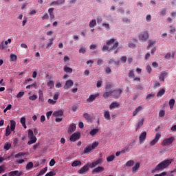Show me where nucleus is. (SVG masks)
Here are the masks:
<instances>
[{
    "mask_svg": "<svg viewBox=\"0 0 176 176\" xmlns=\"http://www.w3.org/2000/svg\"><path fill=\"white\" fill-rule=\"evenodd\" d=\"M63 71L65 72H67L68 74H72V68L69 67H67V66H65L64 68H63Z\"/></svg>",
    "mask_w": 176,
    "mask_h": 176,
    "instance_id": "obj_33",
    "label": "nucleus"
},
{
    "mask_svg": "<svg viewBox=\"0 0 176 176\" xmlns=\"http://www.w3.org/2000/svg\"><path fill=\"white\" fill-rule=\"evenodd\" d=\"M52 113H53V111H52L47 112L46 113L47 119L48 120L50 119V116H52Z\"/></svg>",
    "mask_w": 176,
    "mask_h": 176,
    "instance_id": "obj_60",
    "label": "nucleus"
},
{
    "mask_svg": "<svg viewBox=\"0 0 176 176\" xmlns=\"http://www.w3.org/2000/svg\"><path fill=\"white\" fill-rule=\"evenodd\" d=\"M114 160H115V155H111L107 157V162H108V163H109V162H113Z\"/></svg>",
    "mask_w": 176,
    "mask_h": 176,
    "instance_id": "obj_44",
    "label": "nucleus"
},
{
    "mask_svg": "<svg viewBox=\"0 0 176 176\" xmlns=\"http://www.w3.org/2000/svg\"><path fill=\"white\" fill-rule=\"evenodd\" d=\"M3 148H4L5 151H9V149H10L12 148V144L6 142L4 144Z\"/></svg>",
    "mask_w": 176,
    "mask_h": 176,
    "instance_id": "obj_36",
    "label": "nucleus"
},
{
    "mask_svg": "<svg viewBox=\"0 0 176 176\" xmlns=\"http://www.w3.org/2000/svg\"><path fill=\"white\" fill-rule=\"evenodd\" d=\"M122 93H123V91L121 89L111 91V98L118 100V98H119L122 95Z\"/></svg>",
    "mask_w": 176,
    "mask_h": 176,
    "instance_id": "obj_5",
    "label": "nucleus"
},
{
    "mask_svg": "<svg viewBox=\"0 0 176 176\" xmlns=\"http://www.w3.org/2000/svg\"><path fill=\"white\" fill-rule=\"evenodd\" d=\"M102 85V81L99 80L97 82L96 87H98V89H100V87H101Z\"/></svg>",
    "mask_w": 176,
    "mask_h": 176,
    "instance_id": "obj_61",
    "label": "nucleus"
},
{
    "mask_svg": "<svg viewBox=\"0 0 176 176\" xmlns=\"http://www.w3.org/2000/svg\"><path fill=\"white\" fill-rule=\"evenodd\" d=\"M21 156H24V153L21 152L15 155L16 159H19V157H21Z\"/></svg>",
    "mask_w": 176,
    "mask_h": 176,
    "instance_id": "obj_56",
    "label": "nucleus"
},
{
    "mask_svg": "<svg viewBox=\"0 0 176 176\" xmlns=\"http://www.w3.org/2000/svg\"><path fill=\"white\" fill-rule=\"evenodd\" d=\"M8 43H12V39L8 38L6 41H2L0 44V50H3L6 49Z\"/></svg>",
    "mask_w": 176,
    "mask_h": 176,
    "instance_id": "obj_11",
    "label": "nucleus"
},
{
    "mask_svg": "<svg viewBox=\"0 0 176 176\" xmlns=\"http://www.w3.org/2000/svg\"><path fill=\"white\" fill-rule=\"evenodd\" d=\"M167 175V172H162L160 174H155L154 176H165Z\"/></svg>",
    "mask_w": 176,
    "mask_h": 176,
    "instance_id": "obj_63",
    "label": "nucleus"
},
{
    "mask_svg": "<svg viewBox=\"0 0 176 176\" xmlns=\"http://www.w3.org/2000/svg\"><path fill=\"white\" fill-rule=\"evenodd\" d=\"M90 168V164L87 163L78 170V174H87Z\"/></svg>",
    "mask_w": 176,
    "mask_h": 176,
    "instance_id": "obj_7",
    "label": "nucleus"
},
{
    "mask_svg": "<svg viewBox=\"0 0 176 176\" xmlns=\"http://www.w3.org/2000/svg\"><path fill=\"white\" fill-rule=\"evenodd\" d=\"M78 166H82V162L80 160H75L72 163V167H78Z\"/></svg>",
    "mask_w": 176,
    "mask_h": 176,
    "instance_id": "obj_25",
    "label": "nucleus"
},
{
    "mask_svg": "<svg viewBox=\"0 0 176 176\" xmlns=\"http://www.w3.org/2000/svg\"><path fill=\"white\" fill-rule=\"evenodd\" d=\"M120 60L123 63V64H124V63L127 61V57L126 56H123L121 57Z\"/></svg>",
    "mask_w": 176,
    "mask_h": 176,
    "instance_id": "obj_55",
    "label": "nucleus"
},
{
    "mask_svg": "<svg viewBox=\"0 0 176 176\" xmlns=\"http://www.w3.org/2000/svg\"><path fill=\"white\" fill-rule=\"evenodd\" d=\"M174 104H175V100H174V99H170V100H169V106H170V109H173V108H174Z\"/></svg>",
    "mask_w": 176,
    "mask_h": 176,
    "instance_id": "obj_39",
    "label": "nucleus"
},
{
    "mask_svg": "<svg viewBox=\"0 0 176 176\" xmlns=\"http://www.w3.org/2000/svg\"><path fill=\"white\" fill-rule=\"evenodd\" d=\"M10 59L12 60V61L14 62L17 60V56H16L15 54H12L10 55Z\"/></svg>",
    "mask_w": 176,
    "mask_h": 176,
    "instance_id": "obj_52",
    "label": "nucleus"
},
{
    "mask_svg": "<svg viewBox=\"0 0 176 176\" xmlns=\"http://www.w3.org/2000/svg\"><path fill=\"white\" fill-rule=\"evenodd\" d=\"M144 118H142L140 121H138V125L136 126V131H138V130H140V129H141V127H142V126H144Z\"/></svg>",
    "mask_w": 176,
    "mask_h": 176,
    "instance_id": "obj_23",
    "label": "nucleus"
},
{
    "mask_svg": "<svg viewBox=\"0 0 176 176\" xmlns=\"http://www.w3.org/2000/svg\"><path fill=\"white\" fill-rule=\"evenodd\" d=\"M38 98L41 101L43 100V91H42V90L38 91Z\"/></svg>",
    "mask_w": 176,
    "mask_h": 176,
    "instance_id": "obj_47",
    "label": "nucleus"
},
{
    "mask_svg": "<svg viewBox=\"0 0 176 176\" xmlns=\"http://www.w3.org/2000/svg\"><path fill=\"white\" fill-rule=\"evenodd\" d=\"M54 175V172L50 171V173H47L45 176H53Z\"/></svg>",
    "mask_w": 176,
    "mask_h": 176,
    "instance_id": "obj_64",
    "label": "nucleus"
},
{
    "mask_svg": "<svg viewBox=\"0 0 176 176\" xmlns=\"http://www.w3.org/2000/svg\"><path fill=\"white\" fill-rule=\"evenodd\" d=\"M63 115H64V111L62 109L56 111L53 113V116H55L56 118L58 116H63Z\"/></svg>",
    "mask_w": 176,
    "mask_h": 176,
    "instance_id": "obj_22",
    "label": "nucleus"
},
{
    "mask_svg": "<svg viewBox=\"0 0 176 176\" xmlns=\"http://www.w3.org/2000/svg\"><path fill=\"white\" fill-rule=\"evenodd\" d=\"M109 97L112 98V91H107L103 94V98H104L105 100L109 98Z\"/></svg>",
    "mask_w": 176,
    "mask_h": 176,
    "instance_id": "obj_21",
    "label": "nucleus"
},
{
    "mask_svg": "<svg viewBox=\"0 0 176 176\" xmlns=\"http://www.w3.org/2000/svg\"><path fill=\"white\" fill-rule=\"evenodd\" d=\"M32 137H35L34 135V131H32L31 129L28 130V138H32Z\"/></svg>",
    "mask_w": 176,
    "mask_h": 176,
    "instance_id": "obj_50",
    "label": "nucleus"
},
{
    "mask_svg": "<svg viewBox=\"0 0 176 176\" xmlns=\"http://www.w3.org/2000/svg\"><path fill=\"white\" fill-rule=\"evenodd\" d=\"M168 75V71H164L162 72H161V74H160V77L159 79L161 82H164V79H166V78H167V76Z\"/></svg>",
    "mask_w": 176,
    "mask_h": 176,
    "instance_id": "obj_13",
    "label": "nucleus"
},
{
    "mask_svg": "<svg viewBox=\"0 0 176 176\" xmlns=\"http://www.w3.org/2000/svg\"><path fill=\"white\" fill-rule=\"evenodd\" d=\"M142 109H144V108L142 107V106H139L138 108H136L135 109V111L133 113V116H137V115H138V113H140V112H141V111H142Z\"/></svg>",
    "mask_w": 176,
    "mask_h": 176,
    "instance_id": "obj_20",
    "label": "nucleus"
},
{
    "mask_svg": "<svg viewBox=\"0 0 176 176\" xmlns=\"http://www.w3.org/2000/svg\"><path fill=\"white\" fill-rule=\"evenodd\" d=\"M140 162H137L135 165L132 168V172L134 173H137L140 169Z\"/></svg>",
    "mask_w": 176,
    "mask_h": 176,
    "instance_id": "obj_24",
    "label": "nucleus"
},
{
    "mask_svg": "<svg viewBox=\"0 0 176 176\" xmlns=\"http://www.w3.org/2000/svg\"><path fill=\"white\" fill-rule=\"evenodd\" d=\"M83 116H84V118H85V119L86 120H88V121H91V120H93V117H91V116H90L89 113H85L84 114H83Z\"/></svg>",
    "mask_w": 176,
    "mask_h": 176,
    "instance_id": "obj_30",
    "label": "nucleus"
},
{
    "mask_svg": "<svg viewBox=\"0 0 176 176\" xmlns=\"http://www.w3.org/2000/svg\"><path fill=\"white\" fill-rule=\"evenodd\" d=\"M75 130H76V125L72 123V124L69 125L67 133L69 134H72V133H74Z\"/></svg>",
    "mask_w": 176,
    "mask_h": 176,
    "instance_id": "obj_18",
    "label": "nucleus"
},
{
    "mask_svg": "<svg viewBox=\"0 0 176 176\" xmlns=\"http://www.w3.org/2000/svg\"><path fill=\"white\" fill-rule=\"evenodd\" d=\"M102 164V158L99 157L98 159L95 160L92 163L89 164L90 168H94L97 166Z\"/></svg>",
    "mask_w": 176,
    "mask_h": 176,
    "instance_id": "obj_6",
    "label": "nucleus"
},
{
    "mask_svg": "<svg viewBox=\"0 0 176 176\" xmlns=\"http://www.w3.org/2000/svg\"><path fill=\"white\" fill-rule=\"evenodd\" d=\"M174 141H175V138L172 136L169 138L164 139L162 142L161 145L162 146H168V145H171V144H173V142H174Z\"/></svg>",
    "mask_w": 176,
    "mask_h": 176,
    "instance_id": "obj_4",
    "label": "nucleus"
},
{
    "mask_svg": "<svg viewBox=\"0 0 176 176\" xmlns=\"http://www.w3.org/2000/svg\"><path fill=\"white\" fill-rule=\"evenodd\" d=\"M148 38L149 34H148L147 32H142L139 35V39L142 41V42H146Z\"/></svg>",
    "mask_w": 176,
    "mask_h": 176,
    "instance_id": "obj_8",
    "label": "nucleus"
},
{
    "mask_svg": "<svg viewBox=\"0 0 176 176\" xmlns=\"http://www.w3.org/2000/svg\"><path fill=\"white\" fill-rule=\"evenodd\" d=\"M96 98H97L96 95H90L89 98L87 99V102H93V101H94V100H96Z\"/></svg>",
    "mask_w": 176,
    "mask_h": 176,
    "instance_id": "obj_28",
    "label": "nucleus"
},
{
    "mask_svg": "<svg viewBox=\"0 0 176 176\" xmlns=\"http://www.w3.org/2000/svg\"><path fill=\"white\" fill-rule=\"evenodd\" d=\"M23 96H24V92L21 91L16 95V98H21Z\"/></svg>",
    "mask_w": 176,
    "mask_h": 176,
    "instance_id": "obj_62",
    "label": "nucleus"
},
{
    "mask_svg": "<svg viewBox=\"0 0 176 176\" xmlns=\"http://www.w3.org/2000/svg\"><path fill=\"white\" fill-rule=\"evenodd\" d=\"M115 38H111L107 41V45H104L102 47V52H111V50H115L119 46L118 42H115Z\"/></svg>",
    "mask_w": 176,
    "mask_h": 176,
    "instance_id": "obj_2",
    "label": "nucleus"
},
{
    "mask_svg": "<svg viewBox=\"0 0 176 176\" xmlns=\"http://www.w3.org/2000/svg\"><path fill=\"white\" fill-rule=\"evenodd\" d=\"M21 123L24 129H27V125L25 124V118L24 117L21 118Z\"/></svg>",
    "mask_w": 176,
    "mask_h": 176,
    "instance_id": "obj_43",
    "label": "nucleus"
},
{
    "mask_svg": "<svg viewBox=\"0 0 176 176\" xmlns=\"http://www.w3.org/2000/svg\"><path fill=\"white\" fill-rule=\"evenodd\" d=\"M29 138L30 139V140L28 142V145H32V144H35V142H36V137L33 136Z\"/></svg>",
    "mask_w": 176,
    "mask_h": 176,
    "instance_id": "obj_26",
    "label": "nucleus"
},
{
    "mask_svg": "<svg viewBox=\"0 0 176 176\" xmlns=\"http://www.w3.org/2000/svg\"><path fill=\"white\" fill-rule=\"evenodd\" d=\"M47 86H48V87H50V89H53V87H54V82L50 80L47 82Z\"/></svg>",
    "mask_w": 176,
    "mask_h": 176,
    "instance_id": "obj_49",
    "label": "nucleus"
},
{
    "mask_svg": "<svg viewBox=\"0 0 176 176\" xmlns=\"http://www.w3.org/2000/svg\"><path fill=\"white\" fill-rule=\"evenodd\" d=\"M129 76L131 78V79H134L135 78V76L134 75V71L130 70L129 72Z\"/></svg>",
    "mask_w": 176,
    "mask_h": 176,
    "instance_id": "obj_46",
    "label": "nucleus"
},
{
    "mask_svg": "<svg viewBox=\"0 0 176 176\" xmlns=\"http://www.w3.org/2000/svg\"><path fill=\"white\" fill-rule=\"evenodd\" d=\"M115 108H120V103L117 102H113L110 105H109V109H115Z\"/></svg>",
    "mask_w": 176,
    "mask_h": 176,
    "instance_id": "obj_19",
    "label": "nucleus"
},
{
    "mask_svg": "<svg viewBox=\"0 0 176 176\" xmlns=\"http://www.w3.org/2000/svg\"><path fill=\"white\" fill-rule=\"evenodd\" d=\"M74 86V81L72 80H68L65 82L64 89H71Z\"/></svg>",
    "mask_w": 176,
    "mask_h": 176,
    "instance_id": "obj_15",
    "label": "nucleus"
},
{
    "mask_svg": "<svg viewBox=\"0 0 176 176\" xmlns=\"http://www.w3.org/2000/svg\"><path fill=\"white\" fill-rule=\"evenodd\" d=\"M174 162V160L173 159H166L161 162L160 164H158L155 169H153L151 170V173H156V171H162V170H164V168H167L170 164H171L172 162Z\"/></svg>",
    "mask_w": 176,
    "mask_h": 176,
    "instance_id": "obj_1",
    "label": "nucleus"
},
{
    "mask_svg": "<svg viewBox=\"0 0 176 176\" xmlns=\"http://www.w3.org/2000/svg\"><path fill=\"white\" fill-rule=\"evenodd\" d=\"M24 173L23 170H12L8 173L9 176H21L23 175Z\"/></svg>",
    "mask_w": 176,
    "mask_h": 176,
    "instance_id": "obj_12",
    "label": "nucleus"
},
{
    "mask_svg": "<svg viewBox=\"0 0 176 176\" xmlns=\"http://www.w3.org/2000/svg\"><path fill=\"white\" fill-rule=\"evenodd\" d=\"M46 171H47V167H45L44 168H43L40 173H39V175H43V174H45L46 173Z\"/></svg>",
    "mask_w": 176,
    "mask_h": 176,
    "instance_id": "obj_53",
    "label": "nucleus"
},
{
    "mask_svg": "<svg viewBox=\"0 0 176 176\" xmlns=\"http://www.w3.org/2000/svg\"><path fill=\"white\" fill-rule=\"evenodd\" d=\"M106 91H108L110 89H112V84L111 82H107L104 87Z\"/></svg>",
    "mask_w": 176,
    "mask_h": 176,
    "instance_id": "obj_45",
    "label": "nucleus"
},
{
    "mask_svg": "<svg viewBox=\"0 0 176 176\" xmlns=\"http://www.w3.org/2000/svg\"><path fill=\"white\" fill-rule=\"evenodd\" d=\"M47 102L51 104V105H56V102H57V101L55 100H53L52 99H48Z\"/></svg>",
    "mask_w": 176,
    "mask_h": 176,
    "instance_id": "obj_51",
    "label": "nucleus"
},
{
    "mask_svg": "<svg viewBox=\"0 0 176 176\" xmlns=\"http://www.w3.org/2000/svg\"><path fill=\"white\" fill-rule=\"evenodd\" d=\"M140 144L146 140V131H143L139 136Z\"/></svg>",
    "mask_w": 176,
    "mask_h": 176,
    "instance_id": "obj_17",
    "label": "nucleus"
},
{
    "mask_svg": "<svg viewBox=\"0 0 176 176\" xmlns=\"http://www.w3.org/2000/svg\"><path fill=\"white\" fill-rule=\"evenodd\" d=\"M79 138H80V132H76L70 136L69 140L72 142H75V141H77Z\"/></svg>",
    "mask_w": 176,
    "mask_h": 176,
    "instance_id": "obj_10",
    "label": "nucleus"
},
{
    "mask_svg": "<svg viewBox=\"0 0 176 176\" xmlns=\"http://www.w3.org/2000/svg\"><path fill=\"white\" fill-rule=\"evenodd\" d=\"M166 115V111L164 110H160L159 112V117L160 118H164Z\"/></svg>",
    "mask_w": 176,
    "mask_h": 176,
    "instance_id": "obj_48",
    "label": "nucleus"
},
{
    "mask_svg": "<svg viewBox=\"0 0 176 176\" xmlns=\"http://www.w3.org/2000/svg\"><path fill=\"white\" fill-rule=\"evenodd\" d=\"M155 41H149L148 45L147 46L146 50H149L151 47H152V46H155Z\"/></svg>",
    "mask_w": 176,
    "mask_h": 176,
    "instance_id": "obj_37",
    "label": "nucleus"
},
{
    "mask_svg": "<svg viewBox=\"0 0 176 176\" xmlns=\"http://www.w3.org/2000/svg\"><path fill=\"white\" fill-rule=\"evenodd\" d=\"M55 164H56V161L54 160V159H52L50 162V167H53V166H54Z\"/></svg>",
    "mask_w": 176,
    "mask_h": 176,
    "instance_id": "obj_57",
    "label": "nucleus"
},
{
    "mask_svg": "<svg viewBox=\"0 0 176 176\" xmlns=\"http://www.w3.org/2000/svg\"><path fill=\"white\" fill-rule=\"evenodd\" d=\"M65 3V0H57L56 1H52L50 3V6H53V5H64Z\"/></svg>",
    "mask_w": 176,
    "mask_h": 176,
    "instance_id": "obj_16",
    "label": "nucleus"
},
{
    "mask_svg": "<svg viewBox=\"0 0 176 176\" xmlns=\"http://www.w3.org/2000/svg\"><path fill=\"white\" fill-rule=\"evenodd\" d=\"M60 96V94L59 93H56V94H55L54 95V97H53V98H54V100H55V101H57V100H58V97Z\"/></svg>",
    "mask_w": 176,
    "mask_h": 176,
    "instance_id": "obj_59",
    "label": "nucleus"
},
{
    "mask_svg": "<svg viewBox=\"0 0 176 176\" xmlns=\"http://www.w3.org/2000/svg\"><path fill=\"white\" fill-rule=\"evenodd\" d=\"M105 72H106L107 75H111V73L112 72V70L111 69L110 67H107L105 69Z\"/></svg>",
    "mask_w": 176,
    "mask_h": 176,
    "instance_id": "obj_54",
    "label": "nucleus"
},
{
    "mask_svg": "<svg viewBox=\"0 0 176 176\" xmlns=\"http://www.w3.org/2000/svg\"><path fill=\"white\" fill-rule=\"evenodd\" d=\"M16 129V121L11 120H10V130L11 131H14Z\"/></svg>",
    "mask_w": 176,
    "mask_h": 176,
    "instance_id": "obj_27",
    "label": "nucleus"
},
{
    "mask_svg": "<svg viewBox=\"0 0 176 176\" xmlns=\"http://www.w3.org/2000/svg\"><path fill=\"white\" fill-rule=\"evenodd\" d=\"M104 170L105 168L103 166H98L92 170V174H99V173H102Z\"/></svg>",
    "mask_w": 176,
    "mask_h": 176,
    "instance_id": "obj_14",
    "label": "nucleus"
},
{
    "mask_svg": "<svg viewBox=\"0 0 176 176\" xmlns=\"http://www.w3.org/2000/svg\"><path fill=\"white\" fill-rule=\"evenodd\" d=\"M97 146H98V142L97 141L94 142L92 144H89L84 148V155H89V153H91V152H93V151H94Z\"/></svg>",
    "mask_w": 176,
    "mask_h": 176,
    "instance_id": "obj_3",
    "label": "nucleus"
},
{
    "mask_svg": "<svg viewBox=\"0 0 176 176\" xmlns=\"http://www.w3.org/2000/svg\"><path fill=\"white\" fill-rule=\"evenodd\" d=\"M162 137V135L160 134V133H157L155 134V138L151 141L150 142V146H153L155 145H156V144H157V142H159V140H160Z\"/></svg>",
    "mask_w": 176,
    "mask_h": 176,
    "instance_id": "obj_9",
    "label": "nucleus"
},
{
    "mask_svg": "<svg viewBox=\"0 0 176 176\" xmlns=\"http://www.w3.org/2000/svg\"><path fill=\"white\" fill-rule=\"evenodd\" d=\"M166 93V90L162 89L158 91L157 94V97H162Z\"/></svg>",
    "mask_w": 176,
    "mask_h": 176,
    "instance_id": "obj_38",
    "label": "nucleus"
},
{
    "mask_svg": "<svg viewBox=\"0 0 176 176\" xmlns=\"http://www.w3.org/2000/svg\"><path fill=\"white\" fill-rule=\"evenodd\" d=\"M54 41V38H50L49 43L47 44L46 48L50 49L52 47V45H53V41Z\"/></svg>",
    "mask_w": 176,
    "mask_h": 176,
    "instance_id": "obj_41",
    "label": "nucleus"
},
{
    "mask_svg": "<svg viewBox=\"0 0 176 176\" xmlns=\"http://www.w3.org/2000/svg\"><path fill=\"white\" fill-rule=\"evenodd\" d=\"M104 118L106 120H111V114L109 113V111H104Z\"/></svg>",
    "mask_w": 176,
    "mask_h": 176,
    "instance_id": "obj_29",
    "label": "nucleus"
},
{
    "mask_svg": "<svg viewBox=\"0 0 176 176\" xmlns=\"http://www.w3.org/2000/svg\"><path fill=\"white\" fill-rule=\"evenodd\" d=\"M96 25H97V21H96V19H92L89 22L90 28H94V27H96Z\"/></svg>",
    "mask_w": 176,
    "mask_h": 176,
    "instance_id": "obj_31",
    "label": "nucleus"
},
{
    "mask_svg": "<svg viewBox=\"0 0 176 176\" xmlns=\"http://www.w3.org/2000/svg\"><path fill=\"white\" fill-rule=\"evenodd\" d=\"M125 166H126V167H131V166H134V160H131L126 162Z\"/></svg>",
    "mask_w": 176,
    "mask_h": 176,
    "instance_id": "obj_34",
    "label": "nucleus"
},
{
    "mask_svg": "<svg viewBox=\"0 0 176 176\" xmlns=\"http://www.w3.org/2000/svg\"><path fill=\"white\" fill-rule=\"evenodd\" d=\"M34 167V163L32 162H28L26 165V170H31Z\"/></svg>",
    "mask_w": 176,
    "mask_h": 176,
    "instance_id": "obj_42",
    "label": "nucleus"
},
{
    "mask_svg": "<svg viewBox=\"0 0 176 176\" xmlns=\"http://www.w3.org/2000/svg\"><path fill=\"white\" fill-rule=\"evenodd\" d=\"M152 98H155V94H149L146 97V100L149 101V100H152Z\"/></svg>",
    "mask_w": 176,
    "mask_h": 176,
    "instance_id": "obj_35",
    "label": "nucleus"
},
{
    "mask_svg": "<svg viewBox=\"0 0 176 176\" xmlns=\"http://www.w3.org/2000/svg\"><path fill=\"white\" fill-rule=\"evenodd\" d=\"M98 131H100V130L98 129H92L90 132L89 134L90 135H91L92 137H94V135H96V134H97V133H98Z\"/></svg>",
    "mask_w": 176,
    "mask_h": 176,
    "instance_id": "obj_32",
    "label": "nucleus"
},
{
    "mask_svg": "<svg viewBox=\"0 0 176 176\" xmlns=\"http://www.w3.org/2000/svg\"><path fill=\"white\" fill-rule=\"evenodd\" d=\"M129 47H131V49H135V44L133 42L129 43Z\"/></svg>",
    "mask_w": 176,
    "mask_h": 176,
    "instance_id": "obj_58",
    "label": "nucleus"
},
{
    "mask_svg": "<svg viewBox=\"0 0 176 176\" xmlns=\"http://www.w3.org/2000/svg\"><path fill=\"white\" fill-rule=\"evenodd\" d=\"M10 126L8 125L6 129V137H9V135H10Z\"/></svg>",
    "mask_w": 176,
    "mask_h": 176,
    "instance_id": "obj_40",
    "label": "nucleus"
}]
</instances>
